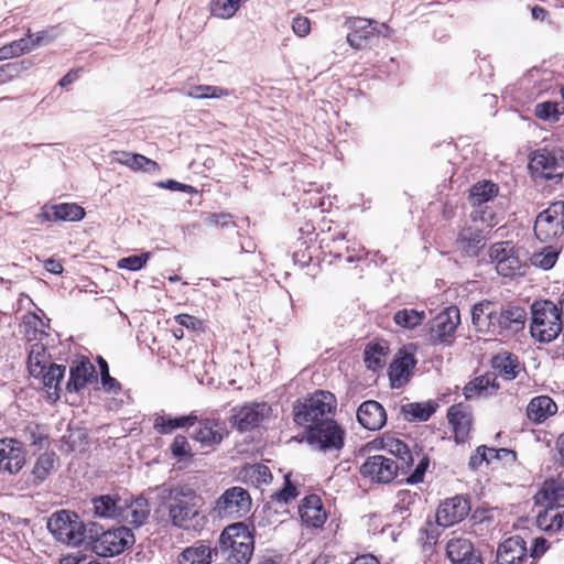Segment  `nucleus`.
<instances>
[{
    "instance_id": "ea45409f",
    "label": "nucleus",
    "mask_w": 564,
    "mask_h": 564,
    "mask_svg": "<svg viewBox=\"0 0 564 564\" xmlns=\"http://www.w3.org/2000/svg\"><path fill=\"white\" fill-rule=\"evenodd\" d=\"M213 550L205 544L187 546L178 555L180 564H210Z\"/></svg>"
},
{
    "instance_id": "bb28decb",
    "label": "nucleus",
    "mask_w": 564,
    "mask_h": 564,
    "mask_svg": "<svg viewBox=\"0 0 564 564\" xmlns=\"http://www.w3.org/2000/svg\"><path fill=\"white\" fill-rule=\"evenodd\" d=\"M416 360L412 354H400L389 367V379L392 388H401L406 384L412 376Z\"/></svg>"
},
{
    "instance_id": "f3484780",
    "label": "nucleus",
    "mask_w": 564,
    "mask_h": 564,
    "mask_svg": "<svg viewBox=\"0 0 564 564\" xmlns=\"http://www.w3.org/2000/svg\"><path fill=\"white\" fill-rule=\"evenodd\" d=\"M375 20L359 17L348 18L345 22L350 30L347 34V43L355 50L366 48L376 37Z\"/></svg>"
},
{
    "instance_id": "393cba45",
    "label": "nucleus",
    "mask_w": 564,
    "mask_h": 564,
    "mask_svg": "<svg viewBox=\"0 0 564 564\" xmlns=\"http://www.w3.org/2000/svg\"><path fill=\"white\" fill-rule=\"evenodd\" d=\"M299 513L302 522L306 527L321 528L325 523L327 516L323 502L317 495L306 496L299 507Z\"/></svg>"
},
{
    "instance_id": "49530a36",
    "label": "nucleus",
    "mask_w": 564,
    "mask_h": 564,
    "mask_svg": "<svg viewBox=\"0 0 564 564\" xmlns=\"http://www.w3.org/2000/svg\"><path fill=\"white\" fill-rule=\"evenodd\" d=\"M384 348L380 344H368L364 351V361L366 367L377 370L384 365Z\"/></svg>"
},
{
    "instance_id": "f03ea898",
    "label": "nucleus",
    "mask_w": 564,
    "mask_h": 564,
    "mask_svg": "<svg viewBox=\"0 0 564 564\" xmlns=\"http://www.w3.org/2000/svg\"><path fill=\"white\" fill-rule=\"evenodd\" d=\"M218 544V551L230 564H248L254 551L253 534L245 522L227 525Z\"/></svg>"
},
{
    "instance_id": "6e6552de",
    "label": "nucleus",
    "mask_w": 564,
    "mask_h": 564,
    "mask_svg": "<svg viewBox=\"0 0 564 564\" xmlns=\"http://www.w3.org/2000/svg\"><path fill=\"white\" fill-rule=\"evenodd\" d=\"M383 448L397 457L402 474H408L414 465L415 458L419 459L413 473H411L406 482L410 485L420 484L424 479L425 471L429 467L430 459L420 452H412L409 446L401 440L387 437L383 440Z\"/></svg>"
},
{
    "instance_id": "de8ad7c7",
    "label": "nucleus",
    "mask_w": 564,
    "mask_h": 564,
    "mask_svg": "<svg viewBox=\"0 0 564 564\" xmlns=\"http://www.w3.org/2000/svg\"><path fill=\"white\" fill-rule=\"evenodd\" d=\"M46 324L34 313H29L23 317V327L29 340L41 339L45 335Z\"/></svg>"
},
{
    "instance_id": "412c9836",
    "label": "nucleus",
    "mask_w": 564,
    "mask_h": 564,
    "mask_svg": "<svg viewBox=\"0 0 564 564\" xmlns=\"http://www.w3.org/2000/svg\"><path fill=\"white\" fill-rule=\"evenodd\" d=\"M525 541L513 535L505 540L497 551V564H528Z\"/></svg>"
},
{
    "instance_id": "052dcab7",
    "label": "nucleus",
    "mask_w": 564,
    "mask_h": 564,
    "mask_svg": "<svg viewBox=\"0 0 564 564\" xmlns=\"http://www.w3.org/2000/svg\"><path fill=\"white\" fill-rule=\"evenodd\" d=\"M150 258V252H144L140 256H130L122 258L118 261V267L130 271H138L144 267Z\"/></svg>"
},
{
    "instance_id": "a18cd8bd",
    "label": "nucleus",
    "mask_w": 564,
    "mask_h": 564,
    "mask_svg": "<svg viewBox=\"0 0 564 564\" xmlns=\"http://www.w3.org/2000/svg\"><path fill=\"white\" fill-rule=\"evenodd\" d=\"M32 51V41L22 37L0 47V61L13 58Z\"/></svg>"
},
{
    "instance_id": "c85d7f7f",
    "label": "nucleus",
    "mask_w": 564,
    "mask_h": 564,
    "mask_svg": "<svg viewBox=\"0 0 564 564\" xmlns=\"http://www.w3.org/2000/svg\"><path fill=\"white\" fill-rule=\"evenodd\" d=\"M122 522H127L137 528L141 527L150 514V506L145 498L138 497L134 500L123 499L121 503Z\"/></svg>"
},
{
    "instance_id": "7c9ffc66",
    "label": "nucleus",
    "mask_w": 564,
    "mask_h": 564,
    "mask_svg": "<svg viewBox=\"0 0 564 564\" xmlns=\"http://www.w3.org/2000/svg\"><path fill=\"white\" fill-rule=\"evenodd\" d=\"M495 317L494 304L489 301L476 303L471 308V322L477 332L495 334Z\"/></svg>"
},
{
    "instance_id": "f257e3e1",
    "label": "nucleus",
    "mask_w": 564,
    "mask_h": 564,
    "mask_svg": "<svg viewBox=\"0 0 564 564\" xmlns=\"http://www.w3.org/2000/svg\"><path fill=\"white\" fill-rule=\"evenodd\" d=\"M202 498L184 486L170 489L167 510L171 523L182 530L197 531L206 523V517L200 512Z\"/></svg>"
},
{
    "instance_id": "c756f323",
    "label": "nucleus",
    "mask_w": 564,
    "mask_h": 564,
    "mask_svg": "<svg viewBox=\"0 0 564 564\" xmlns=\"http://www.w3.org/2000/svg\"><path fill=\"white\" fill-rule=\"evenodd\" d=\"M557 412V404L549 395L534 397L527 406V416L536 424L545 422Z\"/></svg>"
},
{
    "instance_id": "5701e85b",
    "label": "nucleus",
    "mask_w": 564,
    "mask_h": 564,
    "mask_svg": "<svg viewBox=\"0 0 564 564\" xmlns=\"http://www.w3.org/2000/svg\"><path fill=\"white\" fill-rule=\"evenodd\" d=\"M196 423H198V427L193 434V438L203 446L220 444L228 433L225 422L216 419L198 420Z\"/></svg>"
},
{
    "instance_id": "b1692460",
    "label": "nucleus",
    "mask_w": 564,
    "mask_h": 564,
    "mask_svg": "<svg viewBox=\"0 0 564 564\" xmlns=\"http://www.w3.org/2000/svg\"><path fill=\"white\" fill-rule=\"evenodd\" d=\"M357 420L362 427L369 431H378L384 426L387 413L378 401L368 400L359 405Z\"/></svg>"
},
{
    "instance_id": "a19ab883",
    "label": "nucleus",
    "mask_w": 564,
    "mask_h": 564,
    "mask_svg": "<svg viewBox=\"0 0 564 564\" xmlns=\"http://www.w3.org/2000/svg\"><path fill=\"white\" fill-rule=\"evenodd\" d=\"M57 455L54 452H45L41 454L33 467L32 475L35 484L43 482L55 468Z\"/></svg>"
},
{
    "instance_id": "1a4fd4ad",
    "label": "nucleus",
    "mask_w": 564,
    "mask_h": 564,
    "mask_svg": "<svg viewBox=\"0 0 564 564\" xmlns=\"http://www.w3.org/2000/svg\"><path fill=\"white\" fill-rule=\"evenodd\" d=\"M529 169L535 176L561 181L564 175V149L544 147L535 150L530 155Z\"/></svg>"
},
{
    "instance_id": "f8f14e48",
    "label": "nucleus",
    "mask_w": 564,
    "mask_h": 564,
    "mask_svg": "<svg viewBox=\"0 0 564 564\" xmlns=\"http://www.w3.org/2000/svg\"><path fill=\"white\" fill-rule=\"evenodd\" d=\"M460 323L459 310L446 307L429 323V336L432 345L449 346Z\"/></svg>"
},
{
    "instance_id": "9b49d317",
    "label": "nucleus",
    "mask_w": 564,
    "mask_h": 564,
    "mask_svg": "<svg viewBox=\"0 0 564 564\" xmlns=\"http://www.w3.org/2000/svg\"><path fill=\"white\" fill-rule=\"evenodd\" d=\"M251 505L248 490L234 486L226 489L216 500L214 510L220 518L240 519L250 512Z\"/></svg>"
},
{
    "instance_id": "473e14b6",
    "label": "nucleus",
    "mask_w": 564,
    "mask_h": 564,
    "mask_svg": "<svg viewBox=\"0 0 564 564\" xmlns=\"http://www.w3.org/2000/svg\"><path fill=\"white\" fill-rule=\"evenodd\" d=\"M42 216L48 221H78L84 218L85 210L77 204L62 203L45 209Z\"/></svg>"
},
{
    "instance_id": "4c0bfd02",
    "label": "nucleus",
    "mask_w": 564,
    "mask_h": 564,
    "mask_svg": "<svg viewBox=\"0 0 564 564\" xmlns=\"http://www.w3.org/2000/svg\"><path fill=\"white\" fill-rule=\"evenodd\" d=\"M489 389H491L490 394L495 393L499 389V383L497 382V376L495 372H487L468 382L464 388V395L466 399H471L476 393L480 394L482 392H487Z\"/></svg>"
},
{
    "instance_id": "7ed1b4c3",
    "label": "nucleus",
    "mask_w": 564,
    "mask_h": 564,
    "mask_svg": "<svg viewBox=\"0 0 564 564\" xmlns=\"http://www.w3.org/2000/svg\"><path fill=\"white\" fill-rule=\"evenodd\" d=\"M336 408V399L328 391L318 390L312 395L297 400L293 405L294 422L306 427V431L313 425L329 420L327 414Z\"/></svg>"
},
{
    "instance_id": "aec40b11",
    "label": "nucleus",
    "mask_w": 564,
    "mask_h": 564,
    "mask_svg": "<svg viewBox=\"0 0 564 564\" xmlns=\"http://www.w3.org/2000/svg\"><path fill=\"white\" fill-rule=\"evenodd\" d=\"M97 378L96 368L88 359L75 361L69 368L65 390L67 393H79L89 383L97 381Z\"/></svg>"
},
{
    "instance_id": "2f4dec72",
    "label": "nucleus",
    "mask_w": 564,
    "mask_h": 564,
    "mask_svg": "<svg viewBox=\"0 0 564 564\" xmlns=\"http://www.w3.org/2000/svg\"><path fill=\"white\" fill-rule=\"evenodd\" d=\"M198 421L195 412L188 415L172 417L169 415H156L153 421V427L159 434H171L177 429H188Z\"/></svg>"
},
{
    "instance_id": "4d7b16f0",
    "label": "nucleus",
    "mask_w": 564,
    "mask_h": 564,
    "mask_svg": "<svg viewBox=\"0 0 564 564\" xmlns=\"http://www.w3.org/2000/svg\"><path fill=\"white\" fill-rule=\"evenodd\" d=\"M238 9L232 0H212L210 3L212 13L221 19L231 18Z\"/></svg>"
},
{
    "instance_id": "a878e982",
    "label": "nucleus",
    "mask_w": 564,
    "mask_h": 564,
    "mask_svg": "<svg viewBox=\"0 0 564 564\" xmlns=\"http://www.w3.org/2000/svg\"><path fill=\"white\" fill-rule=\"evenodd\" d=\"M122 498L118 495H99L91 498V512L95 518L121 520Z\"/></svg>"
},
{
    "instance_id": "680f3d73",
    "label": "nucleus",
    "mask_w": 564,
    "mask_h": 564,
    "mask_svg": "<svg viewBox=\"0 0 564 564\" xmlns=\"http://www.w3.org/2000/svg\"><path fill=\"white\" fill-rule=\"evenodd\" d=\"M491 451V447L486 445H480L476 448L475 453L469 457L468 467L471 470H477L482 463L490 464L491 458L488 457V453Z\"/></svg>"
},
{
    "instance_id": "dca6fc26",
    "label": "nucleus",
    "mask_w": 564,
    "mask_h": 564,
    "mask_svg": "<svg viewBox=\"0 0 564 564\" xmlns=\"http://www.w3.org/2000/svg\"><path fill=\"white\" fill-rule=\"evenodd\" d=\"M470 511V502L463 496L443 501L436 512V521L442 527H452L463 521Z\"/></svg>"
},
{
    "instance_id": "58836bf2",
    "label": "nucleus",
    "mask_w": 564,
    "mask_h": 564,
    "mask_svg": "<svg viewBox=\"0 0 564 564\" xmlns=\"http://www.w3.org/2000/svg\"><path fill=\"white\" fill-rule=\"evenodd\" d=\"M498 194V186L489 181L478 182L469 192L468 202L473 207H481Z\"/></svg>"
},
{
    "instance_id": "69168bd1",
    "label": "nucleus",
    "mask_w": 564,
    "mask_h": 564,
    "mask_svg": "<svg viewBox=\"0 0 564 564\" xmlns=\"http://www.w3.org/2000/svg\"><path fill=\"white\" fill-rule=\"evenodd\" d=\"M492 454V457L497 460L505 462L506 465H512L517 460V453L509 448H494L489 452Z\"/></svg>"
},
{
    "instance_id": "338daca9",
    "label": "nucleus",
    "mask_w": 564,
    "mask_h": 564,
    "mask_svg": "<svg viewBox=\"0 0 564 564\" xmlns=\"http://www.w3.org/2000/svg\"><path fill=\"white\" fill-rule=\"evenodd\" d=\"M292 29L299 36H306L311 32V22L307 18L297 15L292 21Z\"/></svg>"
},
{
    "instance_id": "72a5a7b5",
    "label": "nucleus",
    "mask_w": 564,
    "mask_h": 564,
    "mask_svg": "<svg viewBox=\"0 0 564 564\" xmlns=\"http://www.w3.org/2000/svg\"><path fill=\"white\" fill-rule=\"evenodd\" d=\"M492 368L506 380L516 379L521 371V364L516 355L511 352H499L491 359Z\"/></svg>"
},
{
    "instance_id": "423d86ee",
    "label": "nucleus",
    "mask_w": 564,
    "mask_h": 564,
    "mask_svg": "<svg viewBox=\"0 0 564 564\" xmlns=\"http://www.w3.org/2000/svg\"><path fill=\"white\" fill-rule=\"evenodd\" d=\"M86 541L96 555L112 557L131 547L135 542V538L127 527L109 529L101 533H94V529L90 528Z\"/></svg>"
},
{
    "instance_id": "5fc2aeb1",
    "label": "nucleus",
    "mask_w": 564,
    "mask_h": 564,
    "mask_svg": "<svg viewBox=\"0 0 564 564\" xmlns=\"http://www.w3.org/2000/svg\"><path fill=\"white\" fill-rule=\"evenodd\" d=\"M172 455L178 462L191 458L193 456L192 447L184 435H176L170 446Z\"/></svg>"
},
{
    "instance_id": "c03bdc74",
    "label": "nucleus",
    "mask_w": 564,
    "mask_h": 564,
    "mask_svg": "<svg viewBox=\"0 0 564 564\" xmlns=\"http://www.w3.org/2000/svg\"><path fill=\"white\" fill-rule=\"evenodd\" d=\"M456 241L467 256H475L482 241V237L470 228H465L459 231Z\"/></svg>"
},
{
    "instance_id": "774afa93",
    "label": "nucleus",
    "mask_w": 564,
    "mask_h": 564,
    "mask_svg": "<svg viewBox=\"0 0 564 564\" xmlns=\"http://www.w3.org/2000/svg\"><path fill=\"white\" fill-rule=\"evenodd\" d=\"M158 186L170 191H180L189 194L196 193V189L192 185L183 184L174 180L161 181L158 183Z\"/></svg>"
},
{
    "instance_id": "864d4df0",
    "label": "nucleus",
    "mask_w": 564,
    "mask_h": 564,
    "mask_svg": "<svg viewBox=\"0 0 564 564\" xmlns=\"http://www.w3.org/2000/svg\"><path fill=\"white\" fill-rule=\"evenodd\" d=\"M32 63L29 59L19 62L7 63L0 66V82L4 83L18 76L21 72L31 67Z\"/></svg>"
},
{
    "instance_id": "0e129e2a",
    "label": "nucleus",
    "mask_w": 564,
    "mask_h": 564,
    "mask_svg": "<svg viewBox=\"0 0 564 564\" xmlns=\"http://www.w3.org/2000/svg\"><path fill=\"white\" fill-rule=\"evenodd\" d=\"M57 36L55 29L52 28L50 30H43L36 33H32L31 30H28L26 39L32 41V50L42 45L43 43H48L53 41Z\"/></svg>"
},
{
    "instance_id": "8fccbe9b",
    "label": "nucleus",
    "mask_w": 564,
    "mask_h": 564,
    "mask_svg": "<svg viewBox=\"0 0 564 564\" xmlns=\"http://www.w3.org/2000/svg\"><path fill=\"white\" fill-rule=\"evenodd\" d=\"M564 112V107L560 109V105L557 102L553 101H544L540 102L534 108V115L536 118L550 121V122H556L560 119V116Z\"/></svg>"
},
{
    "instance_id": "f704fd0d",
    "label": "nucleus",
    "mask_w": 564,
    "mask_h": 564,
    "mask_svg": "<svg viewBox=\"0 0 564 564\" xmlns=\"http://www.w3.org/2000/svg\"><path fill=\"white\" fill-rule=\"evenodd\" d=\"M538 527L545 532L564 531V505L558 507H547L536 518Z\"/></svg>"
},
{
    "instance_id": "ddd939ff",
    "label": "nucleus",
    "mask_w": 564,
    "mask_h": 564,
    "mask_svg": "<svg viewBox=\"0 0 564 564\" xmlns=\"http://www.w3.org/2000/svg\"><path fill=\"white\" fill-rule=\"evenodd\" d=\"M534 234L541 241L564 235V203H553L541 212L534 224Z\"/></svg>"
},
{
    "instance_id": "39448f33",
    "label": "nucleus",
    "mask_w": 564,
    "mask_h": 564,
    "mask_svg": "<svg viewBox=\"0 0 564 564\" xmlns=\"http://www.w3.org/2000/svg\"><path fill=\"white\" fill-rule=\"evenodd\" d=\"M531 314L530 333L540 343H550L562 332L564 323L557 313L555 302L535 301L531 305Z\"/></svg>"
},
{
    "instance_id": "4be33fe9",
    "label": "nucleus",
    "mask_w": 564,
    "mask_h": 564,
    "mask_svg": "<svg viewBox=\"0 0 564 564\" xmlns=\"http://www.w3.org/2000/svg\"><path fill=\"white\" fill-rule=\"evenodd\" d=\"M446 555L452 564H482L473 543L463 538L451 539L446 544Z\"/></svg>"
},
{
    "instance_id": "20e7f679",
    "label": "nucleus",
    "mask_w": 564,
    "mask_h": 564,
    "mask_svg": "<svg viewBox=\"0 0 564 564\" xmlns=\"http://www.w3.org/2000/svg\"><path fill=\"white\" fill-rule=\"evenodd\" d=\"M488 258L495 263L497 273L506 278L525 274L529 261L528 252L511 241H499L488 249Z\"/></svg>"
},
{
    "instance_id": "0eeeda50",
    "label": "nucleus",
    "mask_w": 564,
    "mask_h": 564,
    "mask_svg": "<svg viewBox=\"0 0 564 564\" xmlns=\"http://www.w3.org/2000/svg\"><path fill=\"white\" fill-rule=\"evenodd\" d=\"M47 530L62 543L78 546L87 540L88 530L78 516L68 510L54 512L47 520Z\"/></svg>"
},
{
    "instance_id": "09e8293b",
    "label": "nucleus",
    "mask_w": 564,
    "mask_h": 564,
    "mask_svg": "<svg viewBox=\"0 0 564 564\" xmlns=\"http://www.w3.org/2000/svg\"><path fill=\"white\" fill-rule=\"evenodd\" d=\"M534 267L543 270H550L554 267L558 259V251L549 246L543 248L540 252H535L529 258Z\"/></svg>"
},
{
    "instance_id": "4468645a",
    "label": "nucleus",
    "mask_w": 564,
    "mask_h": 564,
    "mask_svg": "<svg viewBox=\"0 0 564 564\" xmlns=\"http://www.w3.org/2000/svg\"><path fill=\"white\" fill-rule=\"evenodd\" d=\"M399 471L397 460L383 455L369 456L360 466V475L377 484L391 482Z\"/></svg>"
},
{
    "instance_id": "603ef678",
    "label": "nucleus",
    "mask_w": 564,
    "mask_h": 564,
    "mask_svg": "<svg viewBox=\"0 0 564 564\" xmlns=\"http://www.w3.org/2000/svg\"><path fill=\"white\" fill-rule=\"evenodd\" d=\"M543 499L547 502L549 507L564 499V485L556 481H546L541 490Z\"/></svg>"
},
{
    "instance_id": "6ab92c4d",
    "label": "nucleus",
    "mask_w": 564,
    "mask_h": 564,
    "mask_svg": "<svg viewBox=\"0 0 564 564\" xmlns=\"http://www.w3.org/2000/svg\"><path fill=\"white\" fill-rule=\"evenodd\" d=\"M25 464L22 443L14 438L0 440V469L9 474L19 473Z\"/></svg>"
},
{
    "instance_id": "c9c22d12",
    "label": "nucleus",
    "mask_w": 564,
    "mask_h": 564,
    "mask_svg": "<svg viewBox=\"0 0 564 564\" xmlns=\"http://www.w3.org/2000/svg\"><path fill=\"white\" fill-rule=\"evenodd\" d=\"M46 368L47 369H45L41 375L42 380L45 388H47L48 397L56 401L61 397V382L65 376L66 367L62 365L50 364Z\"/></svg>"
},
{
    "instance_id": "e433bc0d",
    "label": "nucleus",
    "mask_w": 564,
    "mask_h": 564,
    "mask_svg": "<svg viewBox=\"0 0 564 564\" xmlns=\"http://www.w3.org/2000/svg\"><path fill=\"white\" fill-rule=\"evenodd\" d=\"M50 361V355L42 343H34L30 347L28 368L31 376L37 378L46 369Z\"/></svg>"
},
{
    "instance_id": "6e6d98bb",
    "label": "nucleus",
    "mask_w": 564,
    "mask_h": 564,
    "mask_svg": "<svg viewBox=\"0 0 564 564\" xmlns=\"http://www.w3.org/2000/svg\"><path fill=\"white\" fill-rule=\"evenodd\" d=\"M205 226L208 227H215V228H221V229H235L236 224L232 220V216L227 213H213L208 214L204 218Z\"/></svg>"
},
{
    "instance_id": "e2e57ef3",
    "label": "nucleus",
    "mask_w": 564,
    "mask_h": 564,
    "mask_svg": "<svg viewBox=\"0 0 564 564\" xmlns=\"http://www.w3.org/2000/svg\"><path fill=\"white\" fill-rule=\"evenodd\" d=\"M297 496V490L295 485H293L290 480V475L285 476L284 487L275 492L272 497L274 500L283 503H289L292 499Z\"/></svg>"
},
{
    "instance_id": "bf43d9fd",
    "label": "nucleus",
    "mask_w": 564,
    "mask_h": 564,
    "mask_svg": "<svg viewBox=\"0 0 564 564\" xmlns=\"http://www.w3.org/2000/svg\"><path fill=\"white\" fill-rule=\"evenodd\" d=\"M128 167L134 171H144L150 173L159 171V164L155 161H152L147 156L137 153H132Z\"/></svg>"
},
{
    "instance_id": "13d9d810",
    "label": "nucleus",
    "mask_w": 564,
    "mask_h": 564,
    "mask_svg": "<svg viewBox=\"0 0 564 564\" xmlns=\"http://www.w3.org/2000/svg\"><path fill=\"white\" fill-rule=\"evenodd\" d=\"M525 79L529 83H533L534 86H538L539 91H543L550 88L549 83L552 79V73L540 68H532L528 72Z\"/></svg>"
},
{
    "instance_id": "9d476101",
    "label": "nucleus",
    "mask_w": 564,
    "mask_h": 564,
    "mask_svg": "<svg viewBox=\"0 0 564 564\" xmlns=\"http://www.w3.org/2000/svg\"><path fill=\"white\" fill-rule=\"evenodd\" d=\"M307 443L322 452L340 451L344 446L345 430L333 419L319 422L306 432Z\"/></svg>"
},
{
    "instance_id": "3c124183",
    "label": "nucleus",
    "mask_w": 564,
    "mask_h": 564,
    "mask_svg": "<svg viewBox=\"0 0 564 564\" xmlns=\"http://www.w3.org/2000/svg\"><path fill=\"white\" fill-rule=\"evenodd\" d=\"M227 89H224L219 86H209V85H198L193 87L189 91L186 93V96L196 99L204 98H220L223 96H227Z\"/></svg>"
},
{
    "instance_id": "79ce46f5",
    "label": "nucleus",
    "mask_w": 564,
    "mask_h": 564,
    "mask_svg": "<svg viewBox=\"0 0 564 564\" xmlns=\"http://www.w3.org/2000/svg\"><path fill=\"white\" fill-rule=\"evenodd\" d=\"M436 406L432 402L426 403H408L402 406L404 419L409 422L427 421L435 412Z\"/></svg>"
},
{
    "instance_id": "37998d69",
    "label": "nucleus",
    "mask_w": 564,
    "mask_h": 564,
    "mask_svg": "<svg viewBox=\"0 0 564 564\" xmlns=\"http://www.w3.org/2000/svg\"><path fill=\"white\" fill-rule=\"evenodd\" d=\"M426 318L425 311H417L414 308H403L394 313V323L406 329H413L421 325Z\"/></svg>"
},
{
    "instance_id": "cd10ccee",
    "label": "nucleus",
    "mask_w": 564,
    "mask_h": 564,
    "mask_svg": "<svg viewBox=\"0 0 564 564\" xmlns=\"http://www.w3.org/2000/svg\"><path fill=\"white\" fill-rule=\"evenodd\" d=\"M447 417L453 426L455 441L457 443H464L468 438L471 430V413L462 404H455L448 409Z\"/></svg>"
},
{
    "instance_id": "a211bd4d",
    "label": "nucleus",
    "mask_w": 564,
    "mask_h": 564,
    "mask_svg": "<svg viewBox=\"0 0 564 564\" xmlns=\"http://www.w3.org/2000/svg\"><path fill=\"white\" fill-rule=\"evenodd\" d=\"M527 322V312L523 307L509 305L496 313L495 325L497 335L516 334L522 330Z\"/></svg>"
},
{
    "instance_id": "2eb2a0df",
    "label": "nucleus",
    "mask_w": 564,
    "mask_h": 564,
    "mask_svg": "<svg viewBox=\"0 0 564 564\" xmlns=\"http://www.w3.org/2000/svg\"><path fill=\"white\" fill-rule=\"evenodd\" d=\"M232 412L230 422L240 432H246L258 427L264 419L269 417L271 408L265 402H256L234 409Z\"/></svg>"
}]
</instances>
